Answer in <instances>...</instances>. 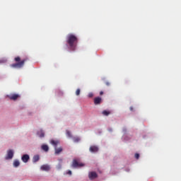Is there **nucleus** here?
Here are the masks:
<instances>
[{
  "mask_svg": "<svg viewBox=\"0 0 181 181\" xmlns=\"http://www.w3.org/2000/svg\"><path fill=\"white\" fill-rule=\"evenodd\" d=\"M66 43L69 46V50L74 52L77 49V44L78 43V38L74 34H69L66 36Z\"/></svg>",
  "mask_w": 181,
  "mask_h": 181,
  "instance_id": "f257e3e1",
  "label": "nucleus"
},
{
  "mask_svg": "<svg viewBox=\"0 0 181 181\" xmlns=\"http://www.w3.org/2000/svg\"><path fill=\"white\" fill-rule=\"evenodd\" d=\"M15 62L17 63L13 64L10 65V67H12L13 69H22V66L25 65V62L28 60L27 59H23L21 61V57H16L14 59Z\"/></svg>",
  "mask_w": 181,
  "mask_h": 181,
  "instance_id": "f03ea898",
  "label": "nucleus"
},
{
  "mask_svg": "<svg viewBox=\"0 0 181 181\" xmlns=\"http://www.w3.org/2000/svg\"><path fill=\"white\" fill-rule=\"evenodd\" d=\"M82 166H84V164L79 163L77 160L74 159L72 162V168H81Z\"/></svg>",
  "mask_w": 181,
  "mask_h": 181,
  "instance_id": "7ed1b4c3",
  "label": "nucleus"
},
{
  "mask_svg": "<svg viewBox=\"0 0 181 181\" xmlns=\"http://www.w3.org/2000/svg\"><path fill=\"white\" fill-rule=\"evenodd\" d=\"M98 177V175H97V173L92 171L88 173V177L90 180H94V179H96V177Z\"/></svg>",
  "mask_w": 181,
  "mask_h": 181,
  "instance_id": "20e7f679",
  "label": "nucleus"
},
{
  "mask_svg": "<svg viewBox=\"0 0 181 181\" xmlns=\"http://www.w3.org/2000/svg\"><path fill=\"white\" fill-rule=\"evenodd\" d=\"M8 97L10 100L16 101V100H18V98H19L21 96L18 94H12V95H9Z\"/></svg>",
  "mask_w": 181,
  "mask_h": 181,
  "instance_id": "39448f33",
  "label": "nucleus"
},
{
  "mask_svg": "<svg viewBox=\"0 0 181 181\" xmlns=\"http://www.w3.org/2000/svg\"><path fill=\"white\" fill-rule=\"evenodd\" d=\"M13 158V151L8 150L7 152V156L6 157V159H12Z\"/></svg>",
  "mask_w": 181,
  "mask_h": 181,
  "instance_id": "423d86ee",
  "label": "nucleus"
},
{
  "mask_svg": "<svg viewBox=\"0 0 181 181\" xmlns=\"http://www.w3.org/2000/svg\"><path fill=\"white\" fill-rule=\"evenodd\" d=\"M23 162H24V163H28L29 159H30V157H29V155L28 154H25L22 156L21 158Z\"/></svg>",
  "mask_w": 181,
  "mask_h": 181,
  "instance_id": "0eeeda50",
  "label": "nucleus"
},
{
  "mask_svg": "<svg viewBox=\"0 0 181 181\" xmlns=\"http://www.w3.org/2000/svg\"><path fill=\"white\" fill-rule=\"evenodd\" d=\"M101 101H103V99L100 97L95 98L94 99V104L95 105H98L101 104Z\"/></svg>",
  "mask_w": 181,
  "mask_h": 181,
  "instance_id": "6e6552de",
  "label": "nucleus"
},
{
  "mask_svg": "<svg viewBox=\"0 0 181 181\" xmlns=\"http://www.w3.org/2000/svg\"><path fill=\"white\" fill-rule=\"evenodd\" d=\"M41 170H45L46 172H49L50 170V166L47 165H43L40 168Z\"/></svg>",
  "mask_w": 181,
  "mask_h": 181,
  "instance_id": "1a4fd4ad",
  "label": "nucleus"
},
{
  "mask_svg": "<svg viewBox=\"0 0 181 181\" xmlns=\"http://www.w3.org/2000/svg\"><path fill=\"white\" fill-rule=\"evenodd\" d=\"M37 134L38 136H40V138H45V132L42 129L39 130L37 132Z\"/></svg>",
  "mask_w": 181,
  "mask_h": 181,
  "instance_id": "9d476101",
  "label": "nucleus"
},
{
  "mask_svg": "<svg viewBox=\"0 0 181 181\" xmlns=\"http://www.w3.org/2000/svg\"><path fill=\"white\" fill-rule=\"evenodd\" d=\"M89 151L90 152H98V147L95 146H92L90 147Z\"/></svg>",
  "mask_w": 181,
  "mask_h": 181,
  "instance_id": "9b49d317",
  "label": "nucleus"
},
{
  "mask_svg": "<svg viewBox=\"0 0 181 181\" xmlns=\"http://www.w3.org/2000/svg\"><path fill=\"white\" fill-rule=\"evenodd\" d=\"M61 152H63V148L62 147L58 148L57 147H55V155H59V153H61Z\"/></svg>",
  "mask_w": 181,
  "mask_h": 181,
  "instance_id": "f8f14e48",
  "label": "nucleus"
},
{
  "mask_svg": "<svg viewBox=\"0 0 181 181\" xmlns=\"http://www.w3.org/2000/svg\"><path fill=\"white\" fill-rule=\"evenodd\" d=\"M50 144L51 145H53V146H54V148H57V144H59V141H56V140H51L50 141Z\"/></svg>",
  "mask_w": 181,
  "mask_h": 181,
  "instance_id": "ddd939ff",
  "label": "nucleus"
},
{
  "mask_svg": "<svg viewBox=\"0 0 181 181\" xmlns=\"http://www.w3.org/2000/svg\"><path fill=\"white\" fill-rule=\"evenodd\" d=\"M40 159V157L39 156V155H35L33 156V161L34 162V163H36V162H39Z\"/></svg>",
  "mask_w": 181,
  "mask_h": 181,
  "instance_id": "4468645a",
  "label": "nucleus"
},
{
  "mask_svg": "<svg viewBox=\"0 0 181 181\" xmlns=\"http://www.w3.org/2000/svg\"><path fill=\"white\" fill-rule=\"evenodd\" d=\"M41 148H42V151H45V152L49 151V146L48 145L44 144L42 146Z\"/></svg>",
  "mask_w": 181,
  "mask_h": 181,
  "instance_id": "2eb2a0df",
  "label": "nucleus"
},
{
  "mask_svg": "<svg viewBox=\"0 0 181 181\" xmlns=\"http://www.w3.org/2000/svg\"><path fill=\"white\" fill-rule=\"evenodd\" d=\"M21 165V163H19V160H16L14 162H13V166L14 168H18V166H19Z\"/></svg>",
  "mask_w": 181,
  "mask_h": 181,
  "instance_id": "dca6fc26",
  "label": "nucleus"
},
{
  "mask_svg": "<svg viewBox=\"0 0 181 181\" xmlns=\"http://www.w3.org/2000/svg\"><path fill=\"white\" fill-rule=\"evenodd\" d=\"M102 114H103L104 115H105L106 117H108V115H110L111 114V112L110 111H107V110H103Z\"/></svg>",
  "mask_w": 181,
  "mask_h": 181,
  "instance_id": "f3484780",
  "label": "nucleus"
},
{
  "mask_svg": "<svg viewBox=\"0 0 181 181\" xmlns=\"http://www.w3.org/2000/svg\"><path fill=\"white\" fill-rule=\"evenodd\" d=\"M66 135H67V136H69V138H73L71 133L69 130H66Z\"/></svg>",
  "mask_w": 181,
  "mask_h": 181,
  "instance_id": "a211bd4d",
  "label": "nucleus"
},
{
  "mask_svg": "<svg viewBox=\"0 0 181 181\" xmlns=\"http://www.w3.org/2000/svg\"><path fill=\"white\" fill-rule=\"evenodd\" d=\"M73 141H74V142H79L80 138L79 137H74Z\"/></svg>",
  "mask_w": 181,
  "mask_h": 181,
  "instance_id": "6ab92c4d",
  "label": "nucleus"
},
{
  "mask_svg": "<svg viewBox=\"0 0 181 181\" xmlns=\"http://www.w3.org/2000/svg\"><path fill=\"white\" fill-rule=\"evenodd\" d=\"M88 97L89 98H93V97H94V94L93 93H89Z\"/></svg>",
  "mask_w": 181,
  "mask_h": 181,
  "instance_id": "aec40b11",
  "label": "nucleus"
},
{
  "mask_svg": "<svg viewBox=\"0 0 181 181\" xmlns=\"http://www.w3.org/2000/svg\"><path fill=\"white\" fill-rule=\"evenodd\" d=\"M80 93H81L80 88H78L76 91V95H80Z\"/></svg>",
  "mask_w": 181,
  "mask_h": 181,
  "instance_id": "412c9836",
  "label": "nucleus"
},
{
  "mask_svg": "<svg viewBox=\"0 0 181 181\" xmlns=\"http://www.w3.org/2000/svg\"><path fill=\"white\" fill-rule=\"evenodd\" d=\"M134 158H135L136 159H139V153H136V154L134 155Z\"/></svg>",
  "mask_w": 181,
  "mask_h": 181,
  "instance_id": "4be33fe9",
  "label": "nucleus"
},
{
  "mask_svg": "<svg viewBox=\"0 0 181 181\" xmlns=\"http://www.w3.org/2000/svg\"><path fill=\"white\" fill-rule=\"evenodd\" d=\"M6 60L5 59H0V64H2V63H6Z\"/></svg>",
  "mask_w": 181,
  "mask_h": 181,
  "instance_id": "5701e85b",
  "label": "nucleus"
},
{
  "mask_svg": "<svg viewBox=\"0 0 181 181\" xmlns=\"http://www.w3.org/2000/svg\"><path fill=\"white\" fill-rule=\"evenodd\" d=\"M103 94H104V92L100 91V95H103Z\"/></svg>",
  "mask_w": 181,
  "mask_h": 181,
  "instance_id": "b1692460",
  "label": "nucleus"
},
{
  "mask_svg": "<svg viewBox=\"0 0 181 181\" xmlns=\"http://www.w3.org/2000/svg\"><path fill=\"white\" fill-rule=\"evenodd\" d=\"M68 175H71V170L68 171Z\"/></svg>",
  "mask_w": 181,
  "mask_h": 181,
  "instance_id": "393cba45",
  "label": "nucleus"
},
{
  "mask_svg": "<svg viewBox=\"0 0 181 181\" xmlns=\"http://www.w3.org/2000/svg\"><path fill=\"white\" fill-rule=\"evenodd\" d=\"M106 86H110V82H106Z\"/></svg>",
  "mask_w": 181,
  "mask_h": 181,
  "instance_id": "a878e982",
  "label": "nucleus"
},
{
  "mask_svg": "<svg viewBox=\"0 0 181 181\" xmlns=\"http://www.w3.org/2000/svg\"><path fill=\"white\" fill-rule=\"evenodd\" d=\"M132 110H134V109L132 108V107H130V110L132 111Z\"/></svg>",
  "mask_w": 181,
  "mask_h": 181,
  "instance_id": "bb28decb",
  "label": "nucleus"
}]
</instances>
